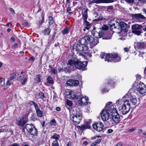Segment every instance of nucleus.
<instances>
[{"mask_svg":"<svg viewBox=\"0 0 146 146\" xmlns=\"http://www.w3.org/2000/svg\"><path fill=\"white\" fill-rule=\"evenodd\" d=\"M9 146H20L19 144L17 143H14L13 144L10 145Z\"/></svg>","mask_w":146,"mask_h":146,"instance_id":"64","label":"nucleus"},{"mask_svg":"<svg viewBox=\"0 0 146 146\" xmlns=\"http://www.w3.org/2000/svg\"><path fill=\"white\" fill-rule=\"evenodd\" d=\"M95 28L94 27L93 29L92 33L96 38L98 39V38H100L103 37L104 35V33L102 31L101 32L99 31V32H98L95 31Z\"/></svg>","mask_w":146,"mask_h":146,"instance_id":"17","label":"nucleus"},{"mask_svg":"<svg viewBox=\"0 0 146 146\" xmlns=\"http://www.w3.org/2000/svg\"><path fill=\"white\" fill-rule=\"evenodd\" d=\"M70 28L68 27L65 28L64 30L62 31V33L63 35H65L68 33L69 32Z\"/></svg>","mask_w":146,"mask_h":146,"instance_id":"37","label":"nucleus"},{"mask_svg":"<svg viewBox=\"0 0 146 146\" xmlns=\"http://www.w3.org/2000/svg\"><path fill=\"white\" fill-rule=\"evenodd\" d=\"M51 146H59V144L58 141L54 140L52 143Z\"/></svg>","mask_w":146,"mask_h":146,"instance_id":"43","label":"nucleus"},{"mask_svg":"<svg viewBox=\"0 0 146 146\" xmlns=\"http://www.w3.org/2000/svg\"><path fill=\"white\" fill-rule=\"evenodd\" d=\"M28 78L26 77L24 78V75L22 74L20 76L17 78V80L19 82H21L23 80V81L21 83V84L24 85L27 82V81Z\"/></svg>","mask_w":146,"mask_h":146,"instance_id":"23","label":"nucleus"},{"mask_svg":"<svg viewBox=\"0 0 146 146\" xmlns=\"http://www.w3.org/2000/svg\"><path fill=\"white\" fill-rule=\"evenodd\" d=\"M142 25L135 24L133 25L131 27L132 33L137 35H139L142 33Z\"/></svg>","mask_w":146,"mask_h":146,"instance_id":"9","label":"nucleus"},{"mask_svg":"<svg viewBox=\"0 0 146 146\" xmlns=\"http://www.w3.org/2000/svg\"><path fill=\"white\" fill-rule=\"evenodd\" d=\"M58 71L60 72H63V71H64V69H63L62 68H58Z\"/></svg>","mask_w":146,"mask_h":146,"instance_id":"63","label":"nucleus"},{"mask_svg":"<svg viewBox=\"0 0 146 146\" xmlns=\"http://www.w3.org/2000/svg\"><path fill=\"white\" fill-rule=\"evenodd\" d=\"M112 61L117 62L120 61L121 57L119 56L117 53L112 52L111 53Z\"/></svg>","mask_w":146,"mask_h":146,"instance_id":"15","label":"nucleus"},{"mask_svg":"<svg viewBox=\"0 0 146 146\" xmlns=\"http://www.w3.org/2000/svg\"><path fill=\"white\" fill-rule=\"evenodd\" d=\"M29 112H28L27 113H26L24 117H25V118L27 119H28V117L29 116Z\"/></svg>","mask_w":146,"mask_h":146,"instance_id":"60","label":"nucleus"},{"mask_svg":"<svg viewBox=\"0 0 146 146\" xmlns=\"http://www.w3.org/2000/svg\"><path fill=\"white\" fill-rule=\"evenodd\" d=\"M38 96L39 98L42 100H43L44 98H46V97L44 95V94L42 92H40L38 94Z\"/></svg>","mask_w":146,"mask_h":146,"instance_id":"40","label":"nucleus"},{"mask_svg":"<svg viewBox=\"0 0 146 146\" xmlns=\"http://www.w3.org/2000/svg\"><path fill=\"white\" fill-rule=\"evenodd\" d=\"M113 130L111 129H108L107 131V133L108 134L110 133L113 132Z\"/></svg>","mask_w":146,"mask_h":146,"instance_id":"54","label":"nucleus"},{"mask_svg":"<svg viewBox=\"0 0 146 146\" xmlns=\"http://www.w3.org/2000/svg\"><path fill=\"white\" fill-rule=\"evenodd\" d=\"M123 103L122 105L121 109L122 113L125 115L129 111L130 109V104L128 100H123Z\"/></svg>","mask_w":146,"mask_h":146,"instance_id":"6","label":"nucleus"},{"mask_svg":"<svg viewBox=\"0 0 146 146\" xmlns=\"http://www.w3.org/2000/svg\"><path fill=\"white\" fill-rule=\"evenodd\" d=\"M50 72L51 73V74H55L56 73V72L55 69L52 68H51Z\"/></svg>","mask_w":146,"mask_h":146,"instance_id":"48","label":"nucleus"},{"mask_svg":"<svg viewBox=\"0 0 146 146\" xmlns=\"http://www.w3.org/2000/svg\"><path fill=\"white\" fill-rule=\"evenodd\" d=\"M67 104L69 106H72V102L69 100H68L67 101Z\"/></svg>","mask_w":146,"mask_h":146,"instance_id":"49","label":"nucleus"},{"mask_svg":"<svg viewBox=\"0 0 146 146\" xmlns=\"http://www.w3.org/2000/svg\"><path fill=\"white\" fill-rule=\"evenodd\" d=\"M88 48V47L82 42L81 40H79L77 44H75L73 46V49L75 50L79 53L80 55L84 57H86L89 55V54L87 51Z\"/></svg>","mask_w":146,"mask_h":146,"instance_id":"2","label":"nucleus"},{"mask_svg":"<svg viewBox=\"0 0 146 146\" xmlns=\"http://www.w3.org/2000/svg\"><path fill=\"white\" fill-rule=\"evenodd\" d=\"M69 62V60L68 61L67 63V66L64 67V71L66 73H68L70 72L71 69L74 68L73 66H72L68 64Z\"/></svg>","mask_w":146,"mask_h":146,"instance_id":"27","label":"nucleus"},{"mask_svg":"<svg viewBox=\"0 0 146 146\" xmlns=\"http://www.w3.org/2000/svg\"><path fill=\"white\" fill-rule=\"evenodd\" d=\"M65 92L67 97L70 99L74 100L78 98L76 93L70 90H66Z\"/></svg>","mask_w":146,"mask_h":146,"instance_id":"10","label":"nucleus"},{"mask_svg":"<svg viewBox=\"0 0 146 146\" xmlns=\"http://www.w3.org/2000/svg\"><path fill=\"white\" fill-rule=\"evenodd\" d=\"M123 99L130 102L132 105H136L137 103L136 98L133 93H128L123 97Z\"/></svg>","mask_w":146,"mask_h":146,"instance_id":"5","label":"nucleus"},{"mask_svg":"<svg viewBox=\"0 0 146 146\" xmlns=\"http://www.w3.org/2000/svg\"><path fill=\"white\" fill-rule=\"evenodd\" d=\"M137 89L140 94H145L146 92V86L143 83H140L137 86Z\"/></svg>","mask_w":146,"mask_h":146,"instance_id":"13","label":"nucleus"},{"mask_svg":"<svg viewBox=\"0 0 146 146\" xmlns=\"http://www.w3.org/2000/svg\"><path fill=\"white\" fill-rule=\"evenodd\" d=\"M71 11V9L70 8V7H68L67 9V11L69 12V13L70 14L71 13H72V12H70V11Z\"/></svg>","mask_w":146,"mask_h":146,"instance_id":"62","label":"nucleus"},{"mask_svg":"<svg viewBox=\"0 0 146 146\" xmlns=\"http://www.w3.org/2000/svg\"><path fill=\"white\" fill-rule=\"evenodd\" d=\"M70 118L74 124H78L82 119L81 111L79 108H76L74 113L71 115Z\"/></svg>","mask_w":146,"mask_h":146,"instance_id":"4","label":"nucleus"},{"mask_svg":"<svg viewBox=\"0 0 146 146\" xmlns=\"http://www.w3.org/2000/svg\"><path fill=\"white\" fill-rule=\"evenodd\" d=\"M60 135L58 134H57L56 133H54L53 136H52L51 137L54 139H55V140H56L58 141L59 138L60 137Z\"/></svg>","mask_w":146,"mask_h":146,"instance_id":"34","label":"nucleus"},{"mask_svg":"<svg viewBox=\"0 0 146 146\" xmlns=\"http://www.w3.org/2000/svg\"><path fill=\"white\" fill-rule=\"evenodd\" d=\"M35 59V58L33 57L32 56L30 57L29 59V60L30 61H33Z\"/></svg>","mask_w":146,"mask_h":146,"instance_id":"61","label":"nucleus"},{"mask_svg":"<svg viewBox=\"0 0 146 146\" xmlns=\"http://www.w3.org/2000/svg\"><path fill=\"white\" fill-rule=\"evenodd\" d=\"M135 46L139 49H142L145 48V42H139L135 43Z\"/></svg>","mask_w":146,"mask_h":146,"instance_id":"26","label":"nucleus"},{"mask_svg":"<svg viewBox=\"0 0 146 146\" xmlns=\"http://www.w3.org/2000/svg\"><path fill=\"white\" fill-rule=\"evenodd\" d=\"M4 129L2 128L0 129V133L3 132H5L8 130V129L6 126H4Z\"/></svg>","mask_w":146,"mask_h":146,"instance_id":"41","label":"nucleus"},{"mask_svg":"<svg viewBox=\"0 0 146 146\" xmlns=\"http://www.w3.org/2000/svg\"><path fill=\"white\" fill-rule=\"evenodd\" d=\"M129 28V26L125 22H121L119 23L118 29L120 30L121 32L126 33Z\"/></svg>","mask_w":146,"mask_h":146,"instance_id":"11","label":"nucleus"},{"mask_svg":"<svg viewBox=\"0 0 146 146\" xmlns=\"http://www.w3.org/2000/svg\"><path fill=\"white\" fill-rule=\"evenodd\" d=\"M102 37L103 39H110L111 38L112 35L110 33L108 34L107 36L106 34L105 35L104 34V35Z\"/></svg>","mask_w":146,"mask_h":146,"instance_id":"32","label":"nucleus"},{"mask_svg":"<svg viewBox=\"0 0 146 146\" xmlns=\"http://www.w3.org/2000/svg\"><path fill=\"white\" fill-rule=\"evenodd\" d=\"M88 9H86L85 10L84 13L82 14V16L84 21H87V19L88 17Z\"/></svg>","mask_w":146,"mask_h":146,"instance_id":"28","label":"nucleus"},{"mask_svg":"<svg viewBox=\"0 0 146 146\" xmlns=\"http://www.w3.org/2000/svg\"><path fill=\"white\" fill-rule=\"evenodd\" d=\"M113 106L112 102H110L107 104L105 106L106 109H103L101 113V117L102 120L104 122L105 124L107 126L110 125L111 124V120L109 119L110 113L111 112L110 109Z\"/></svg>","mask_w":146,"mask_h":146,"instance_id":"1","label":"nucleus"},{"mask_svg":"<svg viewBox=\"0 0 146 146\" xmlns=\"http://www.w3.org/2000/svg\"><path fill=\"white\" fill-rule=\"evenodd\" d=\"M31 102L32 103L35 107L37 116L39 117H42L43 116V113L40 110L38 105L36 103L34 102L33 101H31Z\"/></svg>","mask_w":146,"mask_h":146,"instance_id":"14","label":"nucleus"},{"mask_svg":"<svg viewBox=\"0 0 146 146\" xmlns=\"http://www.w3.org/2000/svg\"><path fill=\"white\" fill-rule=\"evenodd\" d=\"M9 11L11 12L12 13L14 14H15V11H14V10L13 9H12V8H9Z\"/></svg>","mask_w":146,"mask_h":146,"instance_id":"57","label":"nucleus"},{"mask_svg":"<svg viewBox=\"0 0 146 146\" xmlns=\"http://www.w3.org/2000/svg\"><path fill=\"white\" fill-rule=\"evenodd\" d=\"M83 24L87 30H89L91 27V24L87 21H83Z\"/></svg>","mask_w":146,"mask_h":146,"instance_id":"31","label":"nucleus"},{"mask_svg":"<svg viewBox=\"0 0 146 146\" xmlns=\"http://www.w3.org/2000/svg\"><path fill=\"white\" fill-rule=\"evenodd\" d=\"M122 103V100L119 99L117 100L116 102V104L117 105H121Z\"/></svg>","mask_w":146,"mask_h":146,"instance_id":"47","label":"nucleus"},{"mask_svg":"<svg viewBox=\"0 0 146 146\" xmlns=\"http://www.w3.org/2000/svg\"><path fill=\"white\" fill-rule=\"evenodd\" d=\"M142 28L143 30L146 31V23L143 24L142 25Z\"/></svg>","mask_w":146,"mask_h":146,"instance_id":"51","label":"nucleus"},{"mask_svg":"<svg viewBox=\"0 0 146 146\" xmlns=\"http://www.w3.org/2000/svg\"><path fill=\"white\" fill-rule=\"evenodd\" d=\"M105 19L102 17L101 18H99L98 19H96L94 21H100Z\"/></svg>","mask_w":146,"mask_h":146,"instance_id":"58","label":"nucleus"},{"mask_svg":"<svg viewBox=\"0 0 146 146\" xmlns=\"http://www.w3.org/2000/svg\"><path fill=\"white\" fill-rule=\"evenodd\" d=\"M5 79L3 78H1L0 81V84L1 86H3L5 85Z\"/></svg>","mask_w":146,"mask_h":146,"instance_id":"45","label":"nucleus"},{"mask_svg":"<svg viewBox=\"0 0 146 146\" xmlns=\"http://www.w3.org/2000/svg\"><path fill=\"white\" fill-rule=\"evenodd\" d=\"M102 140V139H97L96 140V141L95 142L97 144L99 143L100 141H101Z\"/></svg>","mask_w":146,"mask_h":146,"instance_id":"56","label":"nucleus"},{"mask_svg":"<svg viewBox=\"0 0 146 146\" xmlns=\"http://www.w3.org/2000/svg\"><path fill=\"white\" fill-rule=\"evenodd\" d=\"M48 23L50 25H51L53 23V17H52L50 16L49 17Z\"/></svg>","mask_w":146,"mask_h":146,"instance_id":"42","label":"nucleus"},{"mask_svg":"<svg viewBox=\"0 0 146 146\" xmlns=\"http://www.w3.org/2000/svg\"><path fill=\"white\" fill-rule=\"evenodd\" d=\"M18 46V44L17 43L15 44L12 47V48L13 49H15Z\"/></svg>","mask_w":146,"mask_h":146,"instance_id":"59","label":"nucleus"},{"mask_svg":"<svg viewBox=\"0 0 146 146\" xmlns=\"http://www.w3.org/2000/svg\"><path fill=\"white\" fill-rule=\"evenodd\" d=\"M51 29L49 28H47L45 29L44 31V35H48L50 33Z\"/></svg>","mask_w":146,"mask_h":146,"instance_id":"39","label":"nucleus"},{"mask_svg":"<svg viewBox=\"0 0 146 146\" xmlns=\"http://www.w3.org/2000/svg\"><path fill=\"white\" fill-rule=\"evenodd\" d=\"M87 63L86 61H81L79 60L76 59L69 60L68 64L73 66L74 68V67L77 69L84 70H86Z\"/></svg>","mask_w":146,"mask_h":146,"instance_id":"3","label":"nucleus"},{"mask_svg":"<svg viewBox=\"0 0 146 146\" xmlns=\"http://www.w3.org/2000/svg\"><path fill=\"white\" fill-rule=\"evenodd\" d=\"M47 82L49 84H52L53 83V81L52 78L50 76H48L47 78Z\"/></svg>","mask_w":146,"mask_h":146,"instance_id":"35","label":"nucleus"},{"mask_svg":"<svg viewBox=\"0 0 146 146\" xmlns=\"http://www.w3.org/2000/svg\"><path fill=\"white\" fill-rule=\"evenodd\" d=\"M28 121L27 119L25 118V117H23L22 118L17 121L16 124L20 127H22Z\"/></svg>","mask_w":146,"mask_h":146,"instance_id":"16","label":"nucleus"},{"mask_svg":"<svg viewBox=\"0 0 146 146\" xmlns=\"http://www.w3.org/2000/svg\"><path fill=\"white\" fill-rule=\"evenodd\" d=\"M41 76L40 74H38L36 76V78H35L36 83H38L40 82Z\"/></svg>","mask_w":146,"mask_h":146,"instance_id":"38","label":"nucleus"},{"mask_svg":"<svg viewBox=\"0 0 146 146\" xmlns=\"http://www.w3.org/2000/svg\"><path fill=\"white\" fill-rule=\"evenodd\" d=\"M102 29L103 30H107L108 29V27L106 25H104L102 27Z\"/></svg>","mask_w":146,"mask_h":146,"instance_id":"50","label":"nucleus"},{"mask_svg":"<svg viewBox=\"0 0 146 146\" xmlns=\"http://www.w3.org/2000/svg\"><path fill=\"white\" fill-rule=\"evenodd\" d=\"M93 128L98 132L103 131L104 125L101 122L95 123L92 125Z\"/></svg>","mask_w":146,"mask_h":146,"instance_id":"12","label":"nucleus"},{"mask_svg":"<svg viewBox=\"0 0 146 146\" xmlns=\"http://www.w3.org/2000/svg\"><path fill=\"white\" fill-rule=\"evenodd\" d=\"M132 16L133 17L137 19H145V17L144 16L140 13L133 14Z\"/></svg>","mask_w":146,"mask_h":146,"instance_id":"29","label":"nucleus"},{"mask_svg":"<svg viewBox=\"0 0 146 146\" xmlns=\"http://www.w3.org/2000/svg\"><path fill=\"white\" fill-rule=\"evenodd\" d=\"M113 9L112 6H110L107 7L106 11L108 12H111Z\"/></svg>","mask_w":146,"mask_h":146,"instance_id":"44","label":"nucleus"},{"mask_svg":"<svg viewBox=\"0 0 146 146\" xmlns=\"http://www.w3.org/2000/svg\"><path fill=\"white\" fill-rule=\"evenodd\" d=\"M113 1H114L113 0H92L91 2L93 3H111Z\"/></svg>","mask_w":146,"mask_h":146,"instance_id":"22","label":"nucleus"},{"mask_svg":"<svg viewBox=\"0 0 146 146\" xmlns=\"http://www.w3.org/2000/svg\"><path fill=\"white\" fill-rule=\"evenodd\" d=\"M11 84V80H10V79L8 80L7 81L6 85L8 86H10Z\"/></svg>","mask_w":146,"mask_h":146,"instance_id":"53","label":"nucleus"},{"mask_svg":"<svg viewBox=\"0 0 146 146\" xmlns=\"http://www.w3.org/2000/svg\"><path fill=\"white\" fill-rule=\"evenodd\" d=\"M79 128L80 130H83L90 127V122L86 121L85 124L82 126H79Z\"/></svg>","mask_w":146,"mask_h":146,"instance_id":"25","label":"nucleus"},{"mask_svg":"<svg viewBox=\"0 0 146 146\" xmlns=\"http://www.w3.org/2000/svg\"><path fill=\"white\" fill-rule=\"evenodd\" d=\"M111 116L113 122L115 123H118L121 120L119 115L115 109H113L111 111Z\"/></svg>","mask_w":146,"mask_h":146,"instance_id":"8","label":"nucleus"},{"mask_svg":"<svg viewBox=\"0 0 146 146\" xmlns=\"http://www.w3.org/2000/svg\"><path fill=\"white\" fill-rule=\"evenodd\" d=\"M108 92V90L105 89V88L102 89V92L103 93H106Z\"/></svg>","mask_w":146,"mask_h":146,"instance_id":"55","label":"nucleus"},{"mask_svg":"<svg viewBox=\"0 0 146 146\" xmlns=\"http://www.w3.org/2000/svg\"><path fill=\"white\" fill-rule=\"evenodd\" d=\"M88 98L87 96H83L78 101V103L82 106H86L88 103Z\"/></svg>","mask_w":146,"mask_h":146,"instance_id":"18","label":"nucleus"},{"mask_svg":"<svg viewBox=\"0 0 146 146\" xmlns=\"http://www.w3.org/2000/svg\"><path fill=\"white\" fill-rule=\"evenodd\" d=\"M92 38L91 36H90L88 35L84 36L82 39H81V41L84 42L86 45L90 41L91 38Z\"/></svg>","mask_w":146,"mask_h":146,"instance_id":"24","label":"nucleus"},{"mask_svg":"<svg viewBox=\"0 0 146 146\" xmlns=\"http://www.w3.org/2000/svg\"><path fill=\"white\" fill-rule=\"evenodd\" d=\"M50 123L52 125H56V120L55 119H53L51 120L50 122Z\"/></svg>","mask_w":146,"mask_h":146,"instance_id":"46","label":"nucleus"},{"mask_svg":"<svg viewBox=\"0 0 146 146\" xmlns=\"http://www.w3.org/2000/svg\"><path fill=\"white\" fill-rule=\"evenodd\" d=\"M119 23L118 22H115V23H113L110 26L112 28H114L118 29L119 27Z\"/></svg>","mask_w":146,"mask_h":146,"instance_id":"33","label":"nucleus"},{"mask_svg":"<svg viewBox=\"0 0 146 146\" xmlns=\"http://www.w3.org/2000/svg\"><path fill=\"white\" fill-rule=\"evenodd\" d=\"M106 54L104 52H102L100 54V56L102 59H103L104 56L105 57Z\"/></svg>","mask_w":146,"mask_h":146,"instance_id":"52","label":"nucleus"},{"mask_svg":"<svg viewBox=\"0 0 146 146\" xmlns=\"http://www.w3.org/2000/svg\"><path fill=\"white\" fill-rule=\"evenodd\" d=\"M66 84L70 86H77L79 84V82L78 80L70 79L67 81Z\"/></svg>","mask_w":146,"mask_h":146,"instance_id":"19","label":"nucleus"},{"mask_svg":"<svg viewBox=\"0 0 146 146\" xmlns=\"http://www.w3.org/2000/svg\"><path fill=\"white\" fill-rule=\"evenodd\" d=\"M111 53V54H106L104 60L105 61H107L108 62H112Z\"/></svg>","mask_w":146,"mask_h":146,"instance_id":"30","label":"nucleus"},{"mask_svg":"<svg viewBox=\"0 0 146 146\" xmlns=\"http://www.w3.org/2000/svg\"><path fill=\"white\" fill-rule=\"evenodd\" d=\"M98 42V39L97 38H95L92 37L88 43L90 44L91 48H92L97 45Z\"/></svg>","mask_w":146,"mask_h":146,"instance_id":"21","label":"nucleus"},{"mask_svg":"<svg viewBox=\"0 0 146 146\" xmlns=\"http://www.w3.org/2000/svg\"><path fill=\"white\" fill-rule=\"evenodd\" d=\"M25 129L28 132L32 135H36L38 132L35 127L32 124H27L26 125Z\"/></svg>","mask_w":146,"mask_h":146,"instance_id":"7","label":"nucleus"},{"mask_svg":"<svg viewBox=\"0 0 146 146\" xmlns=\"http://www.w3.org/2000/svg\"><path fill=\"white\" fill-rule=\"evenodd\" d=\"M18 74L16 72L13 73L11 74V76L9 79L10 80H13L15 78V77H16V76H18Z\"/></svg>","mask_w":146,"mask_h":146,"instance_id":"36","label":"nucleus"},{"mask_svg":"<svg viewBox=\"0 0 146 146\" xmlns=\"http://www.w3.org/2000/svg\"><path fill=\"white\" fill-rule=\"evenodd\" d=\"M98 42V39L97 38H95L92 37L88 43L90 44L91 48H92L97 45Z\"/></svg>","mask_w":146,"mask_h":146,"instance_id":"20","label":"nucleus"}]
</instances>
